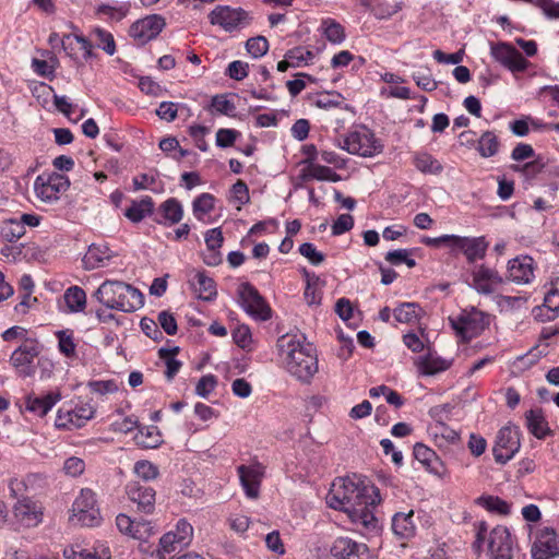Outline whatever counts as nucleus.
I'll use <instances>...</instances> for the list:
<instances>
[{
    "label": "nucleus",
    "instance_id": "obj_1",
    "mask_svg": "<svg viewBox=\"0 0 559 559\" xmlns=\"http://www.w3.org/2000/svg\"><path fill=\"white\" fill-rule=\"evenodd\" d=\"M278 354L287 372L297 380L309 383L318 372L317 350L304 335L285 334L276 343Z\"/></svg>",
    "mask_w": 559,
    "mask_h": 559
},
{
    "label": "nucleus",
    "instance_id": "obj_2",
    "mask_svg": "<svg viewBox=\"0 0 559 559\" xmlns=\"http://www.w3.org/2000/svg\"><path fill=\"white\" fill-rule=\"evenodd\" d=\"M107 309L133 312L144 304L143 294L135 287L121 281H105L94 293Z\"/></svg>",
    "mask_w": 559,
    "mask_h": 559
},
{
    "label": "nucleus",
    "instance_id": "obj_3",
    "mask_svg": "<svg viewBox=\"0 0 559 559\" xmlns=\"http://www.w3.org/2000/svg\"><path fill=\"white\" fill-rule=\"evenodd\" d=\"M378 488L374 486H361L350 478H340L334 481L326 496V503L335 510L348 511L374 495L378 497Z\"/></svg>",
    "mask_w": 559,
    "mask_h": 559
},
{
    "label": "nucleus",
    "instance_id": "obj_4",
    "mask_svg": "<svg viewBox=\"0 0 559 559\" xmlns=\"http://www.w3.org/2000/svg\"><path fill=\"white\" fill-rule=\"evenodd\" d=\"M209 22L226 33H240L253 22V14L241 7L218 4L207 15Z\"/></svg>",
    "mask_w": 559,
    "mask_h": 559
},
{
    "label": "nucleus",
    "instance_id": "obj_5",
    "mask_svg": "<svg viewBox=\"0 0 559 559\" xmlns=\"http://www.w3.org/2000/svg\"><path fill=\"white\" fill-rule=\"evenodd\" d=\"M341 147L349 154L372 157L383 151V145L372 130L366 126H356L344 136Z\"/></svg>",
    "mask_w": 559,
    "mask_h": 559
},
{
    "label": "nucleus",
    "instance_id": "obj_6",
    "mask_svg": "<svg viewBox=\"0 0 559 559\" xmlns=\"http://www.w3.org/2000/svg\"><path fill=\"white\" fill-rule=\"evenodd\" d=\"M450 321L464 342L478 336L490 324L489 314L475 308L464 311L456 319H450Z\"/></svg>",
    "mask_w": 559,
    "mask_h": 559
},
{
    "label": "nucleus",
    "instance_id": "obj_7",
    "mask_svg": "<svg viewBox=\"0 0 559 559\" xmlns=\"http://www.w3.org/2000/svg\"><path fill=\"white\" fill-rule=\"evenodd\" d=\"M82 526H96L100 522L99 510L96 508V499L93 490L82 489L80 496L72 504V515L70 518Z\"/></svg>",
    "mask_w": 559,
    "mask_h": 559
},
{
    "label": "nucleus",
    "instance_id": "obj_8",
    "mask_svg": "<svg viewBox=\"0 0 559 559\" xmlns=\"http://www.w3.org/2000/svg\"><path fill=\"white\" fill-rule=\"evenodd\" d=\"M240 305L252 318L266 321L271 318V308L258 289L249 283H242L238 288Z\"/></svg>",
    "mask_w": 559,
    "mask_h": 559
},
{
    "label": "nucleus",
    "instance_id": "obj_9",
    "mask_svg": "<svg viewBox=\"0 0 559 559\" xmlns=\"http://www.w3.org/2000/svg\"><path fill=\"white\" fill-rule=\"evenodd\" d=\"M489 559H512L514 540L508 527L498 525L492 528L487 539Z\"/></svg>",
    "mask_w": 559,
    "mask_h": 559
},
{
    "label": "nucleus",
    "instance_id": "obj_10",
    "mask_svg": "<svg viewBox=\"0 0 559 559\" xmlns=\"http://www.w3.org/2000/svg\"><path fill=\"white\" fill-rule=\"evenodd\" d=\"M489 242L484 236L463 237L453 235L451 252L453 254L462 253L468 263H475L486 257Z\"/></svg>",
    "mask_w": 559,
    "mask_h": 559
},
{
    "label": "nucleus",
    "instance_id": "obj_11",
    "mask_svg": "<svg viewBox=\"0 0 559 559\" xmlns=\"http://www.w3.org/2000/svg\"><path fill=\"white\" fill-rule=\"evenodd\" d=\"M40 353L38 343L26 341L11 355L10 362L21 377H32L35 373L34 360Z\"/></svg>",
    "mask_w": 559,
    "mask_h": 559
},
{
    "label": "nucleus",
    "instance_id": "obj_12",
    "mask_svg": "<svg viewBox=\"0 0 559 559\" xmlns=\"http://www.w3.org/2000/svg\"><path fill=\"white\" fill-rule=\"evenodd\" d=\"M520 449V433L516 428L502 427L492 449L497 463H507Z\"/></svg>",
    "mask_w": 559,
    "mask_h": 559
},
{
    "label": "nucleus",
    "instance_id": "obj_13",
    "mask_svg": "<svg viewBox=\"0 0 559 559\" xmlns=\"http://www.w3.org/2000/svg\"><path fill=\"white\" fill-rule=\"evenodd\" d=\"M70 186L68 177L60 174L40 175L36 178L34 189L36 195L44 202L50 203L59 199L58 194Z\"/></svg>",
    "mask_w": 559,
    "mask_h": 559
},
{
    "label": "nucleus",
    "instance_id": "obj_14",
    "mask_svg": "<svg viewBox=\"0 0 559 559\" xmlns=\"http://www.w3.org/2000/svg\"><path fill=\"white\" fill-rule=\"evenodd\" d=\"M166 22L162 15L152 14L134 22L130 27V35L141 45L154 39L165 27Z\"/></svg>",
    "mask_w": 559,
    "mask_h": 559
},
{
    "label": "nucleus",
    "instance_id": "obj_15",
    "mask_svg": "<svg viewBox=\"0 0 559 559\" xmlns=\"http://www.w3.org/2000/svg\"><path fill=\"white\" fill-rule=\"evenodd\" d=\"M531 552L533 559H551L559 557V539L557 532L551 527L539 530Z\"/></svg>",
    "mask_w": 559,
    "mask_h": 559
},
{
    "label": "nucleus",
    "instance_id": "obj_16",
    "mask_svg": "<svg viewBox=\"0 0 559 559\" xmlns=\"http://www.w3.org/2000/svg\"><path fill=\"white\" fill-rule=\"evenodd\" d=\"M129 499L136 504V511L152 514L155 511L156 491L153 487L140 481H131L126 487Z\"/></svg>",
    "mask_w": 559,
    "mask_h": 559
},
{
    "label": "nucleus",
    "instance_id": "obj_17",
    "mask_svg": "<svg viewBox=\"0 0 559 559\" xmlns=\"http://www.w3.org/2000/svg\"><path fill=\"white\" fill-rule=\"evenodd\" d=\"M380 492L378 491V497L371 495L358 506L353 507L346 513L348 514L350 521L366 528L367 531L374 530L377 527V518L373 514L372 509L380 503Z\"/></svg>",
    "mask_w": 559,
    "mask_h": 559
},
{
    "label": "nucleus",
    "instance_id": "obj_18",
    "mask_svg": "<svg viewBox=\"0 0 559 559\" xmlns=\"http://www.w3.org/2000/svg\"><path fill=\"white\" fill-rule=\"evenodd\" d=\"M491 56L496 61L508 68L512 72L524 71L528 64L522 53L506 43H499L491 46Z\"/></svg>",
    "mask_w": 559,
    "mask_h": 559
},
{
    "label": "nucleus",
    "instance_id": "obj_19",
    "mask_svg": "<svg viewBox=\"0 0 559 559\" xmlns=\"http://www.w3.org/2000/svg\"><path fill=\"white\" fill-rule=\"evenodd\" d=\"M472 287L481 295H490L496 292L497 287L503 284L500 274L485 264L476 266L472 271Z\"/></svg>",
    "mask_w": 559,
    "mask_h": 559
},
{
    "label": "nucleus",
    "instance_id": "obj_20",
    "mask_svg": "<svg viewBox=\"0 0 559 559\" xmlns=\"http://www.w3.org/2000/svg\"><path fill=\"white\" fill-rule=\"evenodd\" d=\"M237 471L246 495L252 499L258 498L261 480L264 475V466L260 463L240 465Z\"/></svg>",
    "mask_w": 559,
    "mask_h": 559
},
{
    "label": "nucleus",
    "instance_id": "obj_21",
    "mask_svg": "<svg viewBox=\"0 0 559 559\" xmlns=\"http://www.w3.org/2000/svg\"><path fill=\"white\" fill-rule=\"evenodd\" d=\"M507 278L515 284L524 285L534 278V260L528 255L516 257L508 262Z\"/></svg>",
    "mask_w": 559,
    "mask_h": 559
},
{
    "label": "nucleus",
    "instance_id": "obj_22",
    "mask_svg": "<svg viewBox=\"0 0 559 559\" xmlns=\"http://www.w3.org/2000/svg\"><path fill=\"white\" fill-rule=\"evenodd\" d=\"M331 555L335 559H367L368 548L347 537H338L331 547Z\"/></svg>",
    "mask_w": 559,
    "mask_h": 559
},
{
    "label": "nucleus",
    "instance_id": "obj_23",
    "mask_svg": "<svg viewBox=\"0 0 559 559\" xmlns=\"http://www.w3.org/2000/svg\"><path fill=\"white\" fill-rule=\"evenodd\" d=\"M94 413L95 411L91 406H81L68 411L59 409L55 425L62 429L80 428L94 416Z\"/></svg>",
    "mask_w": 559,
    "mask_h": 559
},
{
    "label": "nucleus",
    "instance_id": "obj_24",
    "mask_svg": "<svg viewBox=\"0 0 559 559\" xmlns=\"http://www.w3.org/2000/svg\"><path fill=\"white\" fill-rule=\"evenodd\" d=\"M14 516L26 527H35L43 521V509L35 501L24 498L13 508Z\"/></svg>",
    "mask_w": 559,
    "mask_h": 559
},
{
    "label": "nucleus",
    "instance_id": "obj_25",
    "mask_svg": "<svg viewBox=\"0 0 559 559\" xmlns=\"http://www.w3.org/2000/svg\"><path fill=\"white\" fill-rule=\"evenodd\" d=\"M60 399L61 395L59 392H49L43 396L28 395L26 397V409L43 417Z\"/></svg>",
    "mask_w": 559,
    "mask_h": 559
},
{
    "label": "nucleus",
    "instance_id": "obj_26",
    "mask_svg": "<svg viewBox=\"0 0 559 559\" xmlns=\"http://www.w3.org/2000/svg\"><path fill=\"white\" fill-rule=\"evenodd\" d=\"M110 259L111 252L106 245L93 243L88 247L82 261L86 270H94L103 267Z\"/></svg>",
    "mask_w": 559,
    "mask_h": 559
},
{
    "label": "nucleus",
    "instance_id": "obj_27",
    "mask_svg": "<svg viewBox=\"0 0 559 559\" xmlns=\"http://www.w3.org/2000/svg\"><path fill=\"white\" fill-rule=\"evenodd\" d=\"M191 285L198 297L202 300L211 301L217 295L214 280L209 277L205 272H197L191 281Z\"/></svg>",
    "mask_w": 559,
    "mask_h": 559
},
{
    "label": "nucleus",
    "instance_id": "obj_28",
    "mask_svg": "<svg viewBox=\"0 0 559 559\" xmlns=\"http://www.w3.org/2000/svg\"><path fill=\"white\" fill-rule=\"evenodd\" d=\"M414 511L407 513L399 512L392 519V531L400 538H411L415 535V523L413 521Z\"/></svg>",
    "mask_w": 559,
    "mask_h": 559
},
{
    "label": "nucleus",
    "instance_id": "obj_29",
    "mask_svg": "<svg viewBox=\"0 0 559 559\" xmlns=\"http://www.w3.org/2000/svg\"><path fill=\"white\" fill-rule=\"evenodd\" d=\"M414 456L428 472L433 474L440 473V467L442 466L441 461L430 448L423 443H416L414 445Z\"/></svg>",
    "mask_w": 559,
    "mask_h": 559
},
{
    "label": "nucleus",
    "instance_id": "obj_30",
    "mask_svg": "<svg viewBox=\"0 0 559 559\" xmlns=\"http://www.w3.org/2000/svg\"><path fill=\"white\" fill-rule=\"evenodd\" d=\"M301 177L304 180L316 179L331 182H337L341 180V176L332 168L314 163H310V165L302 170Z\"/></svg>",
    "mask_w": 559,
    "mask_h": 559
},
{
    "label": "nucleus",
    "instance_id": "obj_31",
    "mask_svg": "<svg viewBox=\"0 0 559 559\" xmlns=\"http://www.w3.org/2000/svg\"><path fill=\"white\" fill-rule=\"evenodd\" d=\"M164 221H157L159 224L174 225L182 219L183 210L180 202L175 198H169L163 202L158 209Z\"/></svg>",
    "mask_w": 559,
    "mask_h": 559
},
{
    "label": "nucleus",
    "instance_id": "obj_32",
    "mask_svg": "<svg viewBox=\"0 0 559 559\" xmlns=\"http://www.w3.org/2000/svg\"><path fill=\"white\" fill-rule=\"evenodd\" d=\"M525 419L530 432L536 438L543 439L549 432L547 421L540 409H530L525 414Z\"/></svg>",
    "mask_w": 559,
    "mask_h": 559
},
{
    "label": "nucleus",
    "instance_id": "obj_33",
    "mask_svg": "<svg viewBox=\"0 0 559 559\" xmlns=\"http://www.w3.org/2000/svg\"><path fill=\"white\" fill-rule=\"evenodd\" d=\"M154 203L151 197H145L140 201H132L126 210L124 215L133 223L141 222L146 215L153 212Z\"/></svg>",
    "mask_w": 559,
    "mask_h": 559
},
{
    "label": "nucleus",
    "instance_id": "obj_34",
    "mask_svg": "<svg viewBox=\"0 0 559 559\" xmlns=\"http://www.w3.org/2000/svg\"><path fill=\"white\" fill-rule=\"evenodd\" d=\"M421 311L418 304L403 302L394 309L393 314L400 323H414L419 319Z\"/></svg>",
    "mask_w": 559,
    "mask_h": 559
},
{
    "label": "nucleus",
    "instance_id": "obj_35",
    "mask_svg": "<svg viewBox=\"0 0 559 559\" xmlns=\"http://www.w3.org/2000/svg\"><path fill=\"white\" fill-rule=\"evenodd\" d=\"M430 432L439 447L454 444L459 440V433L441 421H437L431 426Z\"/></svg>",
    "mask_w": 559,
    "mask_h": 559
},
{
    "label": "nucleus",
    "instance_id": "obj_36",
    "mask_svg": "<svg viewBox=\"0 0 559 559\" xmlns=\"http://www.w3.org/2000/svg\"><path fill=\"white\" fill-rule=\"evenodd\" d=\"M135 441L145 449H155L162 443V437L156 426H148L139 429Z\"/></svg>",
    "mask_w": 559,
    "mask_h": 559
},
{
    "label": "nucleus",
    "instance_id": "obj_37",
    "mask_svg": "<svg viewBox=\"0 0 559 559\" xmlns=\"http://www.w3.org/2000/svg\"><path fill=\"white\" fill-rule=\"evenodd\" d=\"M67 307L71 312L83 311L86 305V294L79 286H71L63 295Z\"/></svg>",
    "mask_w": 559,
    "mask_h": 559
},
{
    "label": "nucleus",
    "instance_id": "obj_38",
    "mask_svg": "<svg viewBox=\"0 0 559 559\" xmlns=\"http://www.w3.org/2000/svg\"><path fill=\"white\" fill-rule=\"evenodd\" d=\"M500 142L497 135L491 131L484 132L477 145V151L481 157L488 158L495 156L499 152Z\"/></svg>",
    "mask_w": 559,
    "mask_h": 559
},
{
    "label": "nucleus",
    "instance_id": "obj_39",
    "mask_svg": "<svg viewBox=\"0 0 559 559\" xmlns=\"http://www.w3.org/2000/svg\"><path fill=\"white\" fill-rule=\"evenodd\" d=\"M477 503L485 508L487 511L500 515H508L511 511L510 504L496 496H481L477 499Z\"/></svg>",
    "mask_w": 559,
    "mask_h": 559
},
{
    "label": "nucleus",
    "instance_id": "obj_40",
    "mask_svg": "<svg viewBox=\"0 0 559 559\" xmlns=\"http://www.w3.org/2000/svg\"><path fill=\"white\" fill-rule=\"evenodd\" d=\"M58 340V349L67 358L76 357V344L73 338V333L69 330H60L56 332Z\"/></svg>",
    "mask_w": 559,
    "mask_h": 559
},
{
    "label": "nucleus",
    "instance_id": "obj_41",
    "mask_svg": "<svg viewBox=\"0 0 559 559\" xmlns=\"http://www.w3.org/2000/svg\"><path fill=\"white\" fill-rule=\"evenodd\" d=\"M415 167L425 174H440L442 165L432 155L428 153H419L414 158Z\"/></svg>",
    "mask_w": 559,
    "mask_h": 559
},
{
    "label": "nucleus",
    "instance_id": "obj_42",
    "mask_svg": "<svg viewBox=\"0 0 559 559\" xmlns=\"http://www.w3.org/2000/svg\"><path fill=\"white\" fill-rule=\"evenodd\" d=\"M178 350H179L178 347H174V348H160L158 352L159 357L165 360V364H166L165 376H166L167 380H169V381L174 379V377L178 373V371L181 367V362L175 358Z\"/></svg>",
    "mask_w": 559,
    "mask_h": 559
},
{
    "label": "nucleus",
    "instance_id": "obj_43",
    "mask_svg": "<svg viewBox=\"0 0 559 559\" xmlns=\"http://www.w3.org/2000/svg\"><path fill=\"white\" fill-rule=\"evenodd\" d=\"M92 37L96 46L107 55L112 56L116 52V44L111 33L97 27L92 32Z\"/></svg>",
    "mask_w": 559,
    "mask_h": 559
},
{
    "label": "nucleus",
    "instance_id": "obj_44",
    "mask_svg": "<svg viewBox=\"0 0 559 559\" xmlns=\"http://www.w3.org/2000/svg\"><path fill=\"white\" fill-rule=\"evenodd\" d=\"M133 472L136 477L143 481H151L156 479L159 476L158 467L146 460L138 461L134 464Z\"/></svg>",
    "mask_w": 559,
    "mask_h": 559
},
{
    "label": "nucleus",
    "instance_id": "obj_45",
    "mask_svg": "<svg viewBox=\"0 0 559 559\" xmlns=\"http://www.w3.org/2000/svg\"><path fill=\"white\" fill-rule=\"evenodd\" d=\"M323 34L332 44H341L345 39L344 27L334 20H325L322 23Z\"/></svg>",
    "mask_w": 559,
    "mask_h": 559
},
{
    "label": "nucleus",
    "instance_id": "obj_46",
    "mask_svg": "<svg viewBox=\"0 0 559 559\" xmlns=\"http://www.w3.org/2000/svg\"><path fill=\"white\" fill-rule=\"evenodd\" d=\"M159 549H158V558L167 559L166 556L171 555L173 552H180L183 547L179 544L176 536L173 535V532H168L162 536L159 539Z\"/></svg>",
    "mask_w": 559,
    "mask_h": 559
},
{
    "label": "nucleus",
    "instance_id": "obj_47",
    "mask_svg": "<svg viewBox=\"0 0 559 559\" xmlns=\"http://www.w3.org/2000/svg\"><path fill=\"white\" fill-rule=\"evenodd\" d=\"M449 368V362L442 358L433 357L430 354L425 356L420 362V369L424 374L431 376L444 371Z\"/></svg>",
    "mask_w": 559,
    "mask_h": 559
},
{
    "label": "nucleus",
    "instance_id": "obj_48",
    "mask_svg": "<svg viewBox=\"0 0 559 559\" xmlns=\"http://www.w3.org/2000/svg\"><path fill=\"white\" fill-rule=\"evenodd\" d=\"M544 308L551 314L547 319H554L559 311V278L552 283V287L547 292L544 299Z\"/></svg>",
    "mask_w": 559,
    "mask_h": 559
},
{
    "label": "nucleus",
    "instance_id": "obj_49",
    "mask_svg": "<svg viewBox=\"0 0 559 559\" xmlns=\"http://www.w3.org/2000/svg\"><path fill=\"white\" fill-rule=\"evenodd\" d=\"M214 197L210 193H202L193 201V214L198 219L209 214L214 207Z\"/></svg>",
    "mask_w": 559,
    "mask_h": 559
},
{
    "label": "nucleus",
    "instance_id": "obj_50",
    "mask_svg": "<svg viewBox=\"0 0 559 559\" xmlns=\"http://www.w3.org/2000/svg\"><path fill=\"white\" fill-rule=\"evenodd\" d=\"M246 48L253 58H261L269 50V41L264 36H255L247 40Z\"/></svg>",
    "mask_w": 559,
    "mask_h": 559
},
{
    "label": "nucleus",
    "instance_id": "obj_51",
    "mask_svg": "<svg viewBox=\"0 0 559 559\" xmlns=\"http://www.w3.org/2000/svg\"><path fill=\"white\" fill-rule=\"evenodd\" d=\"M313 52L304 47H295L285 53V58L290 59L292 68H298L302 63H307L308 60L313 59Z\"/></svg>",
    "mask_w": 559,
    "mask_h": 559
},
{
    "label": "nucleus",
    "instance_id": "obj_52",
    "mask_svg": "<svg viewBox=\"0 0 559 559\" xmlns=\"http://www.w3.org/2000/svg\"><path fill=\"white\" fill-rule=\"evenodd\" d=\"M171 532H173V535L176 536V538L179 542V544L181 545V547L185 548L190 544V542L192 539L193 528L188 521L179 520L176 525V530L171 531Z\"/></svg>",
    "mask_w": 559,
    "mask_h": 559
},
{
    "label": "nucleus",
    "instance_id": "obj_53",
    "mask_svg": "<svg viewBox=\"0 0 559 559\" xmlns=\"http://www.w3.org/2000/svg\"><path fill=\"white\" fill-rule=\"evenodd\" d=\"M155 534V525L151 521L136 520L133 523V538L146 540Z\"/></svg>",
    "mask_w": 559,
    "mask_h": 559
},
{
    "label": "nucleus",
    "instance_id": "obj_54",
    "mask_svg": "<svg viewBox=\"0 0 559 559\" xmlns=\"http://www.w3.org/2000/svg\"><path fill=\"white\" fill-rule=\"evenodd\" d=\"M211 107L218 114L233 116L236 106L228 99L227 95H215L212 97Z\"/></svg>",
    "mask_w": 559,
    "mask_h": 559
},
{
    "label": "nucleus",
    "instance_id": "obj_55",
    "mask_svg": "<svg viewBox=\"0 0 559 559\" xmlns=\"http://www.w3.org/2000/svg\"><path fill=\"white\" fill-rule=\"evenodd\" d=\"M299 253L313 265L321 264L325 259L324 254L318 251L316 247L310 242H304L300 245Z\"/></svg>",
    "mask_w": 559,
    "mask_h": 559
},
{
    "label": "nucleus",
    "instance_id": "obj_56",
    "mask_svg": "<svg viewBox=\"0 0 559 559\" xmlns=\"http://www.w3.org/2000/svg\"><path fill=\"white\" fill-rule=\"evenodd\" d=\"M24 234L25 227L17 219H9L3 227V236L10 242L20 239Z\"/></svg>",
    "mask_w": 559,
    "mask_h": 559
},
{
    "label": "nucleus",
    "instance_id": "obj_57",
    "mask_svg": "<svg viewBox=\"0 0 559 559\" xmlns=\"http://www.w3.org/2000/svg\"><path fill=\"white\" fill-rule=\"evenodd\" d=\"M157 322L162 326V329L165 331L168 335H175L177 333L178 326L177 321L174 316L168 310H163L157 316Z\"/></svg>",
    "mask_w": 559,
    "mask_h": 559
},
{
    "label": "nucleus",
    "instance_id": "obj_58",
    "mask_svg": "<svg viewBox=\"0 0 559 559\" xmlns=\"http://www.w3.org/2000/svg\"><path fill=\"white\" fill-rule=\"evenodd\" d=\"M129 10H130L129 3H122L118 7H111L109 4H102L97 9V13L108 15L111 19L121 20L128 14Z\"/></svg>",
    "mask_w": 559,
    "mask_h": 559
},
{
    "label": "nucleus",
    "instance_id": "obj_59",
    "mask_svg": "<svg viewBox=\"0 0 559 559\" xmlns=\"http://www.w3.org/2000/svg\"><path fill=\"white\" fill-rule=\"evenodd\" d=\"M343 96L340 93L333 92V93H325L321 94L316 99V106L319 108L328 109L332 107H340L343 102Z\"/></svg>",
    "mask_w": 559,
    "mask_h": 559
},
{
    "label": "nucleus",
    "instance_id": "obj_60",
    "mask_svg": "<svg viewBox=\"0 0 559 559\" xmlns=\"http://www.w3.org/2000/svg\"><path fill=\"white\" fill-rule=\"evenodd\" d=\"M240 132L234 129H219L216 132V145L219 147L233 146Z\"/></svg>",
    "mask_w": 559,
    "mask_h": 559
},
{
    "label": "nucleus",
    "instance_id": "obj_61",
    "mask_svg": "<svg viewBox=\"0 0 559 559\" xmlns=\"http://www.w3.org/2000/svg\"><path fill=\"white\" fill-rule=\"evenodd\" d=\"M217 380L213 374L201 377L195 386V393L199 396L206 397L216 386Z\"/></svg>",
    "mask_w": 559,
    "mask_h": 559
},
{
    "label": "nucleus",
    "instance_id": "obj_62",
    "mask_svg": "<svg viewBox=\"0 0 559 559\" xmlns=\"http://www.w3.org/2000/svg\"><path fill=\"white\" fill-rule=\"evenodd\" d=\"M226 74L236 81H241L248 76V63L235 60L229 63Z\"/></svg>",
    "mask_w": 559,
    "mask_h": 559
},
{
    "label": "nucleus",
    "instance_id": "obj_63",
    "mask_svg": "<svg viewBox=\"0 0 559 559\" xmlns=\"http://www.w3.org/2000/svg\"><path fill=\"white\" fill-rule=\"evenodd\" d=\"M354 226V218L350 214H342L332 225V234L334 236L342 235L350 230Z\"/></svg>",
    "mask_w": 559,
    "mask_h": 559
},
{
    "label": "nucleus",
    "instance_id": "obj_64",
    "mask_svg": "<svg viewBox=\"0 0 559 559\" xmlns=\"http://www.w3.org/2000/svg\"><path fill=\"white\" fill-rule=\"evenodd\" d=\"M535 7L539 8L548 19H559V2L555 0H536Z\"/></svg>",
    "mask_w": 559,
    "mask_h": 559
}]
</instances>
